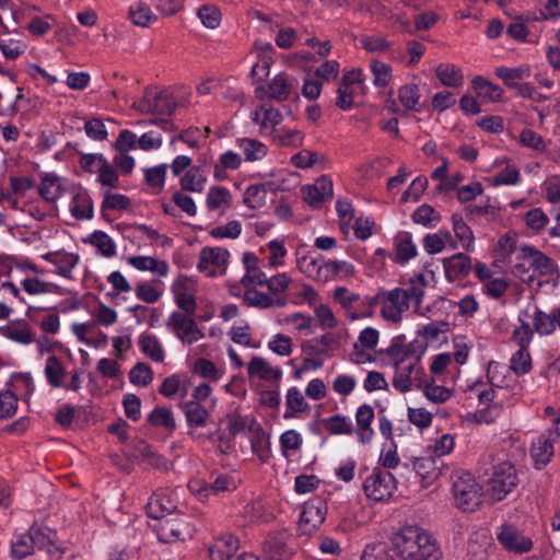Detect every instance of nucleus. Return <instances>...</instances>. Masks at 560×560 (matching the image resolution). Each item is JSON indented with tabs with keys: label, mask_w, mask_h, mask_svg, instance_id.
Instances as JSON below:
<instances>
[{
	"label": "nucleus",
	"mask_w": 560,
	"mask_h": 560,
	"mask_svg": "<svg viewBox=\"0 0 560 560\" xmlns=\"http://www.w3.org/2000/svg\"><path fill=\"white\" fill-rule=\"evenodd\" d=\"M133 451L136 457L152 468L167 470L171 465L164 456L158 454L144 440H138L133 445Z\"/></svg>",
	"instance_id": "ddd939ff"
},
{
	"label": "nucleus",
	"mask_w": 560,
	"mask_h": 560,
	"mask_svg": "<svg viewBox=\"0 0 560 560\" xmlns=\"http://www.w3.org/2000/svg\"><path fill=\"white\" fill-rule=\"evenodd\" d=\"M463 178L464 177L457 173V201L465 203L480 196L483 192V187L479 182H471L459 186Z\"/></svg>",
	"instance_id": "ea45409f"
},
{
	"label": "nucleus",
	"mask_w": 560,
	"mask_h": 560,
	"mask_svg": "<svg viewBox=\"0 0 560 560\" xmlns=\"http://www.w3.org/2000/svg\"><path fill=\"white\" fill-rule=\"evenodd\" d=\"M289 539L287 530L270 533L262 545L265 560H289L294 553L288 544Z\"/></svg>",
	"instance_id": "423d86ee"
},
{
	"label": "nucleus",
	"mask_w": 560,
	"mask_h": 560,
	"mask_svg": "<svg viewBox=\"0 0 560 560\" xmlns=\"http://www.w3.org/2000/svg\"><path fill=\"white\" fill-rule=\"evenodd\" d=\"M362 48L368 52H385L392 48V43L384 37L362 36Z\"/></svg>",
	"instance_id": "13d9d810"
},
{
	"label": "nucleus",
	"mask_w": 560,
	"mask_h": 560,
	"mask_svg": "<svg viewBox=\"0 0 560 560\" xmlns=\"http://www.w3.org/2000/svg\"><path fill=\"white\" fill-rule=\"evenodd\" d=\"M395 262L404 265L417 255V248L408 232L399 233L395 238Z\"/></svg>",
	"instance_id": "5701e85b"
},
{
	"label": "nucleus",
	"mask_w": 560,
	"mask_h": 560,
	"mask_svg": "<svg viewBox=\"0 0 560 560\" xmlns=\"http://www.w3.org/2000/svg\"><path fill=\"white\" fill-rule=\"evenodd\" d=\"M186 421L189 427H205L209 418V411L197 401H186L183 405Z\"/></svg>",
	"instance_id": "393cba45"
},
{
	"label": "nucleus",
	"mask_w": 560,
	"mask_h": 560,
	"mask_svg": "<svg viewBox=\"0 0 560 560\" xmlns=\"http://www.w3.org/2000/svg\"><path fill=\"white\" fill-rule=\"evenodd\" d=\"M273 138L283 147L298 148L303 144L304 133L300 130H275Z\"/></svg>",
	"instance_id": "3c124183"
},
{
	"label": "nucleus",
	"mask_w": 560,
	"mask_h": 560,
	"mask_svg": "<svg viewBox=\"0 0 560 560\" xmlns=\"http://www.w3.org/2000/svg\"><path fill=\"white\" fill-rule=\"evenodd\" d=\"M270 369L271 366L265 359L253 357L248 363L247 372L249 376L258 375L264 381H271Z\"/></svg>",
	"instance_id": "052dcab7"
},
{
	"label": "nucleus",
	"mask_w": 560,
	"mask_h": 560,
	"mask_svg": "<svg viewBox=\"0 0 560 560\" xmlns=\"http://www.w3.org/2000/svg\"><path fill=\"white\" fill-rule=\"evenodd\" d=\"M327 504L320 498H314L303 504L299 521L300 535H311L325 521Z\"/></svg>",
	"instance_id": "39448f33"
},
{
	"label": "nucleus",
	"mask_w": 560,
	"mask_h": 560,
	"mask_svg": "<svg viewBox=\"0 0 560 560\" xmlns=\"http://www.w3.org/2000/svg\"><path fill=\"white\" fill-rule=\"evenodd\" d=\"M28 534L32 537L34 547H38L39 549L46 548L49 552H51L50 547H55L56 550H60L56 547L57 533L55 530L32 526Z\"/></svg>",
	"instance_id": "a878e982"
},
{
	"label": "nucleus",
	"mask_w": 560,
	"mask_h": 560,
	"mask_svg": "<svg viewBox=\"0 0 560 560\" xmlns=\"http://www.w3.org/2000/svg\"><path fill=\"white\" fill-rule=\"evenodd\" d=\"M438 462L433 455L412 457L411 467L422 480L433 479L440 475Z\"/></svg>",
	"instance_id": "aec40b11"
},
{
	"label": "nucleus",
	"mask_w": 560,
	"mask_h": 560,
	"mask_svg": "<svg viewBox=\"0 0 560 560\" xmlns=\"http://www.w3.org/2000/svg\"><path fill=\"white\" fill-rule=\"evenodd\" d=\"M510 363V368L515 374H527L532 370V357L528 349H518L512 355Z\"/></svg>",
	"instance_id": "a18cd8bd"
},
{
	"label": "nucleus",
	"mask_w": 560,
	"mask_h": 560,
	"mask_svg": "<svg viewBox=\"0 0 560 560\" xmlns=\"http://www.w3.org/2000/svg\"><path fill=\"white\" fill-rule=\"evenodd\" d=\"M34 546L30 534L21 536L12 544L11 553L15 559H24L33 552Z\"/></svg>",
	"instance_id": "774afa93"
},
{
	"label": "nucleus",
	"mask_w": 560,
	"mask_h": 560,
	"mask_svg": "<svg viewBox=\"0 0 560 560\" xmlns=\"http://www.w3.org/2000/svg\"><path fill=\"white\" fill-rule=\"evenodd\" d=\"M156 521L154 530L162 542L171 544L184 539L185 534L189 535L188 525L179 517H164Z\"/></svg>",
	"instance_id": "6e6552de"
},
{
	"label": "nucleus",
	"mask_w": 560,
	"mask_h": 560,
	"mask_svg": "<svg viewBox=\"0 0 560 560\" xmlns=\"http://www.w3.org/2000/svg\"><path fill=\"white\" fill-rule=\"evenodd\" d=\"M166 171H167V164H161V165L144 170L145 184L150 187L162 188L165 184Z\"/></svg>",
	"instance_id": "5fc2aeb1"
},
{
	"label": "nucleus",
	"mask_w": 560,
	"mask_h": 560,
	"mask_svg": "<svg viewBox=\"0 0 560 560\" xmlns=\"http://www.w3.org/2000/svg\"><path fill=\"white\" fill-rule=\"evenodd\" d=\"M66 374L67 372L60 360L56 355H50L45 365V375L48 384L54 388L63 386Z\"/></svg>",
	"instance_id": "bb28decb"
},
{
	"label": "nucleus",
	"mask_w": 560,
	"mask_h": 560,
	"mask_svg": "<svg viewBox=\"0 0 560 560\" xmlns=\"http://www.w3.org/2000/svg\"><path fill=\"white\" fill-rule=\"evenodd\" d=\"M194 373L211 381H218L221 376L214 363L205 358L195 361Z\"/></svg>",
	"instance_id": "6e6d98bb"
},
{
	"label": "nucleus",
	"mask_w": 560,
	"mask_h": 560,
	"mask_svg": "<svg viewBox=\"0 0 560 560\" xmlns=\"http://www.w3.org/2000/svg\"><path fill=\"white\" fill-rule=\"evenodd\" d=\"M292 85L288 82L287 74L281 72L277 74L268 84L269 98L283 102L289 98Z\"/></svg>",
	"instance_id": "c756f323"
},
{
	"label": "nucleus",
	"mask_w": 560,
	"mask_h": 560,
	"mask_svg": "<svg viewBox=\"0 0 560 560\" xmlns=\"http://www.w3.org/2000/svg\"><path fill=\"white\" fill-rule=\"evenodd\" d=\"M145 509L149 517L160 520L168 517L176 510V505L167 498L153 494Z\"/></svg>",
	"instance_id": "412c9836"
},
{
	"label": "nucleus",
	"mask_w": 560,
	"mask_h": 560,
	"mask_svg": "<svg viewBox=\"0 0 560 560\" xmlns=\"http://www.w3.org/2000/svg\"><path fill=\"white\" fill-rule=\"evenodd\" d=\"M128 15L135 25L141 27H147L151 22L158 20L156 15L153 14L150 7L142 1L131 5L129 8Z\"/></svg>",
	"instance_id": "7c9ffc66"
},
{
	"label": "nucleus",
	"mask_w": 560,
	"mask_h": 560,
	"mask_svg": "<svg viewBox=\"0 0 560 560\" xmlns=\"http://www.w3.org/2000/svg\"><path fill=\"white\" fill-rule=\"evenodd\" d=\"M374 410L373 408L368 405H361L355 413V421L358 424L357 435L362 444H369L372 441L374 431L371 427L373 419H374Z\"/></svg>",
	"instance_id": "4468645a"
},
{
	"label": "nucleus",
	"mask_w": 560,
	"mask_h": 560,
	"mask_svg": "<svg viewBox=\"0 0 560 560\" xmlns=\"http://www.w3.org/2000/svg\"><path fill=\"white\" fill-rule=\"evenodd\" d=\"M517 248V235L515 232H508L503 236H501L498 241L495 247V260L493 261L494 267H499V264L506 262L510 259L511 255Z\"/></svg>",
	"instance_id": "4be33fe9"
},
{
	"label": "nucleus",
	"mask_w": 560,
	"mask_h": 560,
	"mask_svg": "<svg viewBox=\"0 0 560 560\" xmlns=\"http://www.w3.org/2000/svg\"><path fill=\"white\" fill-rule=\"evenodd\" d=\"M323 422L327 425V430L330 434H351L354 431L353 424L346 416L340 413L334 415L328 419H324Z\"/></svg>",
	"instance_id": "79ce46f5"
},
{
	"label": "nucleus",
	"mask_w": 560,
	"mask_h": 560,
	"mask_svg": "<svg viewBox=\"0 0 560 560\" xmlns=\"http://www.w3.org/2000/svg\"><path fill=\"white\" fill-rule=\"evenodd\" d=\"M24 327L22 328H11L10 326L0 327V334L16 341L22 345H30L34 341V334L27 326L25 322H23Z\"/></svg>",
	"instance_id": "a19ab883"
},
{
	"label": "nucleus",
	"mask_w": 560,
	"mask_h": 560,
	"mask_svg": "<svg viewBox=\"0 0 560 560\" xmlns=\"http://www.w3.org/2000/svg\"><path fill=\"white\" fill-rule=\"evenodd\" d=\"M238 549V539L231 534L222 535L206 547V557L209 560H234L233 556Z\"/></svg>",
	"instance_id": "1a4fd4ad"
},
{
	"label": "nucleus",
	"mask_w": 560,
	"mask_h": 560,
	"mask_svg": "<svg viewBox=\"0 0 560 560\" xmlns=\"http://www.w3.org/2000/svg\"><path fill=\"white\" fill-rule=\"evenodd\" d=\"M518 483L514 465L503 462L494 466L489 481V491L493 501H502Z\"/></svg>",
	"instance_id": "20e7f679"
},
{
	"label": "nucleus",
	"mask_w": 560,
	"mask_h": 560,
	"mask_svg": "<svg viewBox=\"0 0 560 560\" xmlns=\"http://www.w3.org/2000/svg\"><path fill=\"white\" fill-rule=\"evenodd\" d=\"M139 345L142 352L153 361L162 362L164 360L162 347L154 335H141Z\"/></svg>",
	"instance_id": "f704fd0d"
},
{
	"label": "nucleus",
	"mask_w": 560,
	"mask_h": 560,
	"mask_svg": "<svg viewBox=\"0 0 560 560\" xmlns=\"http://www.w3.org/2000/svg\"><path fill=\"white\" fill-rule=\"evenodd\" d=\"M398 98L407 110H419L417 107L420 93L417 84H406L399 89Z\"/></svg>",
	"instance_id": "37998d69"
},
{
	"label": "nucleus",
	"mask_w": 560,
	"mask_h": 560,
	"mask_svg": "<svg viewBox=\"0 0 560 560\" xmlns=\"http://www.w3.org/2000/svg\"><path fill=\"white\" fill-rule=\"evenodd\" d=\"M230 253L225 248L221 247H203L199 254V262L197 269L200 272H207L208 277H215V270H208L209 265H213L218 268H226Z\"/></svg>",
	"instance_id": "9d476101"
},
{
	"label": "nucleus",
	"mask_w": 560,
	"mask_h": 560,
	"mask_svg": "<svg viewBox=\"0 0 560 560\" xmlns=\"http://www.w3.org/2000/svg\"><path fill=\"white\" fill-rule=\"evenodd\" d=\"M471 84L479 96L492 102H499L503 96V90L499 85L493 84L480 75L475 77Z\"/></svg>",
	"instance_id": "cd10ccee"
},
{
	"label": "nucleus",
	"mask_w": 560,
	"mask_h": 560,
	"mask_svg": "<svg viewBox=\"0 0 560 560\" xmlns=\"http://www.w3.org/2000/svg\"><path fill=\"white\" fill-rule=\"evenodd\" d=\"M515 20L516 22L511 23L508 26L506 33L510 37L518 42H525L528 36V28L525 23L530 19L528 16L524 18L523 15H516Z\"/></svg>",
	"instance_id": "69168bd1"
},
{
	"label": "nucleus",
	"mask_w": 560,
	"mask_h": 560,
	"mask_svg": "<svg viewBox=\"0 0 560 560\" xmlns=\"http://www.w3.org/2000/svg\"><path fill=\"white\" fill-rule=\"evenodd\" d=\"M509 288L510 283L504 278H491L483 284L485 293L495 300L501 299Z\"/></svg>",
	"instance_id": "bf43d9fd"
},
{
	"label": "nucleus",
	"mask_w": 560,
	"mask_h": 560,
	"mask_svg": "<svg viewBox=\"0 0 560 560\" xmlns=\"http://www.w3.org/2000/svg\"><path fill=\"white\" fill-rule=\"evenodd\" d=\"M553 443L551 440L544 435H539L536 442L533 443L530 455L535 460L537 468L546 466L553 455Z\"/></svg>",
	"instance_id": "a211bd4d"
},
{
	"label": "nucleus",
	"mask_w": 560,
	"mask_h": 560,
	"mask_svg": "<svg viewBox=\"0 0 560 560\" xmlns=\"http://www.w3.org/2000/svg\"><path fill=\"white\" fill-rule=\"evenodd\" d=\"M428 178L425 176H418L415 178L407 190L404 191L401 200L407 202L410 198L418 201L428 187Z\"/></svg>",
	"instance_id": "4d7b16f0"
},
{
	"label": "nucleus",
	"mask_w": 560,
	"mask_h": 560,
	"mask_svg": "<svg viewBox=\"0 0 560 560\" xmlns=\"http://www.w3.org/2000/svg\"><path fill=\"white\" fill-rule=\"evenodd\" d=\"M525 316L533 318V330L539 336H549L556 330L552 314H548L541 311L539 307L534 306L533 314L528 313V310L524 312Z\"/></svg>",
	"instance_id": "6ab92c4d"
},
{
	"label": "nucleus",
	"mask_w": 560,
	"mask_h": 560,
	"mask_svg": "<svg viewBox=\"0 0 560 560\" xmlns=\"http://www.w3.org/2000/svg\"><path fill=\"white\" fill-rule=\"evenodd\" d=\"M243 301L247 306L257 308H269L273 306V299L255 288L246 289Z\"/></svg>",
	"instance_id": "c03bdc74"
},
{
	"label": "nucleus",
	"mask_w": 560,
	"mask_h": 560,
	"mask_svg": "<svg viewBox=\"0 0 560 560\" xmlns=\"http://www.w3.org/2000/svg\"><path fill=\"white\" fill-rule=\"evenodd\" d=\"M232 480L228 476H219L213 482H206L203 480H191L188 488L191 493H195L200 500H205L210 494H218L219 492L230 491Z\"/></svg>",
	"instance_id": "f8f14e48"
},
{
	"label": "nucleus",
	"mask_w": 560,
	"mask_h": 560,
	"mask_svg": "<svg viewBox=\"0 0 560 560\" xmlns=\"http://www.w3.org/2000/svg\"><path fill=\"white\" fill-rule=\"evenodd\" d=\"M73 207L71 213L77 220L93 218V201L88 191L79 192L72 198Z\"/></svg>",
	"instance_id": "c85d7f7f"
},
{
	"label": "nucleus",
	"mask_w": 560,
	"mask_h": 560,
	"mask_svg": "<svg viewBox=\"0 0 560 560\" xmlns=\"http://www.w3.org/2000/svg\"><path fill=\"white\" fill-rule=\"evenodd\" d=\"M521 325L512 332V340L520 347V349H528L529 343L534 337V330L530 325L518 317Z\"/></svg>",
	"instance_id": "de8ad7c7"
},
{
	"label": "nucleus",
	"mask_w": 560,
	"mask_h": 560,
	"mask_svg": "<svg viewBox=\"0 0 560 560\" xmlns=\"http://www.w3.org/2000/svg\"><path fill=\"white\" fill-rule=\"evenodd\" d=\"M129 381L136 386H148L153 381L151 366L147 363L138 362L129 372Z\"/></svg>",
	"instance_id": "58836bf2"
},
{
	"label": "nucleus",
	"mask_w": 560,
	"mask_h": 560,
	"mask_svg": "<svg viewBox=\"0 0 560 560\" xmlns=\"http://www.w3.org/2000/svg\"><path fill=\"white\" fill-rule=\"evenodd\" d=\"M393 550L401 560H441L442 552L418 526H405L393 536Z\"/></svg>",
	"instance_id": "f257e3e1"
},
{
	"label": "nucleus",
	"mask_w": 560,
	"mask_h": 560,
	"mask_svg": "<svg viewBox=\"0 0 560 560\" xmlns=\"http://www.w3.org/2000/svg\"><path fill=\"white\" fill-rule=\"evenodd\" d=\"M177 102L170 88L156 91V86L144 88L142 98L133 102L132 108L141 114L172 116Z\"/></svg>",
	"instance_id": "f03ea898"
},
{
	"label": "nucleus",
	"mask_w": 560,
	"mask_h": 560,
	"mask_svg": "<svg viewBox=\"0 0 560 560\" xmlns=\"http://www.w3.org/2000/svg\"><path fill=\"white\" fill-rule=\"evenodd\" d=\"M530 267L536 270L540 276H552L558 272L556 262L541 250L532 260Z\"/></svg>",
	"instance_id": "8fccbe9b"
},
{
	"label": "nucleus",
	"mask_w": 560,
	"mask_h": 560,
	"mask_svg": "<svg viewBox=\"0 0 560 560\" xmlns=\"http://www.w3.org/2000/svg\"><path fill=\"white\" fill-rule=\"evenodd\" d=\"M444 238L451 241V246H455L452 241V235L448 231H440V233L427 234L423 238L424 249L430 254L434 255L441 253L445 247Z\"/></svg>",
	"instance_id": "e433bc0d"
},
{
	"label": "nucleus",
	"mask_w": 560,
	"mask_h": 560,
	"mask_svg": "<svg viewBox=\"0 0 560 560\" xmlns=\"http://www.w3.org/2000/svg\"><path fill=\"white\" fill-rule=\"evenodd\" d=\"M318 161V153L310 150H302L291 158V164L298 168H310L314 166Z\"/></svg>",
	"instance_id": "338daca9"
},
{
	"label": "nucleus",
	"mask_w": 560,
	"mask_h": 560,
	"mask_svg": "<svg viewBox=\"0 0 560 560\" xmlns=\"http://www.w3.org/2000/svg\"><path fill=\"white\" fill-rule=\"evenodd\" d=\"M57 183L58 176L56 174L46 173L42 177V183L38 187L39 196L48 202H54L59 197L60 186Z\"/></svg>",
	"instance_id": "72a5a7b5"
},
{
	"label": "nucleus",
	"mask_w": 560,
	"mask_h": 560,
	"mask_svg": "<svg viewBox=\"0 0 560 560\" xmlns=\"http://www.w3.org/2000/svg\"><path fill=\"white\" fill-rule=\"evenodd\" d=\"M238 145L243 149L246 161H257L267 155V147L256 139H240Z\"/></svg>",
	"instance_id": "c9c22d12"
},
{
	"label": "nucleus",
	"mask_w": 560,
	"mask_h": 560,
	"mask_svg": "<svg viewBox=\"0 0 560 560\" xmlns=\"http://www.w3.org/2000/svg\"><path fill=\"white\" fill-rule=\"evenodd\" d=\"M84 242H89L93 246H95L100 253L105 257H113L116 255V245L113 240L103 231H95L90 236L89 240H84Z\"/></svg>",
	"instance_id": "473e14b6"
},
{
	"label": "nucleus",
	"mask_w": 560,
	"mask_h": 560,
	"mask_svg": "<svg viewBox=\"0 0 560 560\" xmlns=\"http://www.w3.org/2000/svg\"><path fill=\"white\" fill-rule=\"evenodd\" d=\"M131 200L129 197L121 194H112L106 191L101 206V210H126L130 206Z\"/></svg>",
	"instance_id": "09e8293b"
},
{
	"label": "nucleus",
	"mask_w": 560,
	"mask_h": 560,
	"mask_svg": "<svg viewBox=\"0 0 560 560\" xmlns=\"http://www.w3.org/2000/svg\"><path fill=\"white\" fill-rule=\"evenodd\" d=\"M398 557L394 553L393 545L377 542L368 545L361 556V560H396Z\"/></svg>",
	"instance_id": "2f4dec72"
},
{
	"label": "nucleus",
	"mask_w": 560,
	"mask_h": 560,
	"mask_svg": "<svg viewBox=\"0 0 560 560\" xmlns=\"http://www.w3.org/2000/svg\"><path fill=\"white\" fill-rule=\"evenodd\" d=\"M18 409V397L10 390L0 393V419L13 417Z\"/></svg>",
	"instance_id": "864d4df0"
},
{
	"label": "nucleus",
	"mask_w": 560,
	"mask_h": 560,
	"mask_svg": "<svg viewBox=\"0 0 560 560\" xmlns=\"http://www.w3.org/2000/svg\"><path fill=\"white\" fill-rule=\"evenodd\" d=\"M498 541L508 550L515 553H526L532 550L533 541L524 536L514 525L504 524L497 534Z\"/></svg>",
	"instance_id": "0eeeda50"
},
{
	"label": "nucleus",
	"mask_w": 560,
	"mask_h": 560,
	"mask_svg": "<svg viewBox=\"0 0 560 560\" xmlns=\"http://www.w3.org/2000/svg\"><path fill=\"white\" fill-rule=\"evenodd\" d=\"M266 189L264 185H250L244 195V203L250 209H257L265 203Z\"/></svg>",
	"instance_id": "603ef678"
},
{
	"label": "nucleus",
	"mask_w": 560,
	"mask_h": 560,
	"mask_svg": "<svg viewBox=\"0 0 560 560\" xmlns=\"http://www.w3.org/2000/svg\"><path fill=\"white\" fill-rule=\"evenodd\" d=\"M495 75L503 81L506 88L514 90L518 86L520 80L526 79L530 75V69L528 66L514 68L502 66L495 68Z\"/></svg>",
	"instance_id": "f3484780"
},
{
	"label": "nucleus",
	"mask_w": 560,
	"mask_h": 560,
	"mask_svg": "<svg viewBox=\"0 0 560 560\" xmlns=\"http://www.w3.org/2000/svg\"><path fill=\"white\" fill-rule=\"evenodd\" d=\"M197 15L201 23L210 30L219 27L222 19L220 9L214 4H202L198 9Z\"/></svg>",
	"instance_id": "4c0bfd02"
},
{
	"label": "nucleus",
	"mask_w": 560,
	"mask_h": 560,
	"mask_svg": "<svg viewBox=\"0 0 560 560\" xmlns=\"http://www.w3.org/2000/svg\"><path fill=\"white\" fill-rule=\"evenodd\" d=\"M191 316L180 312H173L166 322V326L172 327L176 331L177 337L185 340L186 337L197 330V323Z\"/></svg>",
	"instance_id": "dca6fc26"
},
{
	"label": "nucleus",
	"mask_w": 560,
	"mask_h": 560,
	"mask_svg": "<svg viewBox=\"0 0 560 560\" xmlns=\"http://www.w3.org/2000/svg\"><path fill=\"white\" fill-rule=\"evenodd\" d=\"M396 489L394 475L381 467H375L363 482L364 493L376 502L388 500Z\"/></svg>",
	"instance_id": "7ed1b4c3"
},
{
	"label": "nucleus",
	"mask_w": 560,
	"mask_h": 560,
	"mask_svg": "<svg viewBox=\"0 0 560 560\" xmlns=\"http://www.w3.org/2000/svg\"><path fill=\"white\" fill-rule=\"evenodd\" d=\"M147 421L156 428H164L168 432L176 430L173 412L167 407H155L148 416Z\"/></svg>",
	"instance_id": "b1692460"
},
{
	"label": "nucleus",
	"mask_w": 560,
	"mask_h": 560,
	"mask_svg": "<svg viewBox=\"0 0 560 560\" xmlns=\"http://www.w3.org/2000/svg\"><path fill=\"white\" fill-rule=\"evenodd\" d=\"M482 386V382H475L471 386H469V389L476 393L480 404L487 405L485 408H481V411L485 415L483 418L487 419L485 423L489 424L494 422V420L501 415L502 406L498 402H494V389H481Z\"/></svg>",
	"instance_id": "9b49d317"
},
{
	"label": "nucleus",
	"mask_w": 560,
	"mask_h": 560,
	"mask_svg": "<svg viewBox=\"0 0 560 560\" xmlns=\"http://www.w3.org/2000/svg\"><path fill=\"white\" fill-rule=\"evenodd\" d=\"M231 194L225 187L213 186L209 189L207 195V207L209 210H217L223 203L228 205L231 201Z\"/></svg>",
	"instance_id": "49530a36"
},
{
	"label": "nucleus",
	"mask_w": 560,
	"mask_h": 560,
	"mask_svg": "<svg viewBox=\"0 0 560 560\" xmlns=\"http://www.w3.org/2000/svg\"><path fill=\"white\" fill-rule=\"evenodd\" d=\"M26 46L14 38L0 39V50L10 60H15L25 50Z\"/></svg>",
	"instance_id": "e2e57ef3"
},
{
	"label": "nucleus",
	"mask_w": 560,
	"mask_h": 560,
	"mask_svg": "<svg viewBox=\"0 0 560 560\" xmlns=\"http://www.w3.org/2000/svg\"><path fill=\"white\" fill-rule=\"evenodd\" d=\"M122 406L125 415L132 421H138L141 416V399L136 394H127L124 396Z\"/></svg>",
	"instance_id": "0e129e2a"
},
{
	"label": "nucleus",
	"mask_w": 560,
	"mask_h": 560,
	"mask_svg": "<svg viewBox=\"0 0 560 560\" xmlns=\"http://www.w3.org/2000/svg\"><path fill=\"white\" fill-rule=\"evenodd\" d=\"M470 487L467 491L457 494V509L463 512H474L481 504L482 488L476 479H470Z\"/></svg>",
	"instance_id": "2eb2a0df"
},
{
	"label": "nucleus",
	"mask_w": 560,
	"mask_h": 560,
	"mask_svg": "<svg viewBox=\"0 0 560 560\" xmlns=\"http://www.w3.org/2000/svg\"><path fill=\"white\" fill-rule=\"evenodd\" d=\"M371 70L374 74V83L377 86H386L392 78V68L378 60H372Z\"/></svg>",
	"instance_id": "680f3d73"
}]
</instances>
